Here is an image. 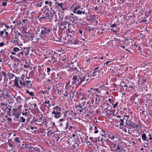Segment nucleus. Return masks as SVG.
I'll return each instance as SVG.
<instances>
[{"instance_id": "1", "label": "nucleus", "mask_w": 152, "mask_h": 152, "mask_svg": "<svg viewBox=\"0 0 152 152\" xmlns=\"http://www.w3.org/2000/svg\"><path fill=\"white\" fill-rule=\"evenodd\" d=\"M86 76L88 77H91L88 72H85L83 70H81L77 75V73L75 72L72 78L73 84L76 86H79L85 80L88 81V79H86Z\"/></svg>"}, {"instance_id": "2", "label": "nucleus", "mask_w": 152, "mask_h": 152, "mask_svg": "<svg viewBox=\"0 0 152 152\" xmlns=\"http://www.w3.org/2000/svg\"><path fill=\"white\" fill-rule=\"evenodd\" d=\"M64 20H66L70 24V25H73L72 24H76L77 22V17H70L69 16H66L64 17Z\"/></svg>"}, {"instance_id": "3", "label": "nucleus", "mask_w": 152, "mask_h": 152, "mask_svg": "<svg viewBox=\"0 0 152 152\" xmlns=\"http://www.w3.org/2000/svg\"><path fill=\"white\" fill-rule=\"evenodd\" d=\"M70 25L66 20L63 22L60 26L59 30L61 31L62 33L64 32V30L67 28V27H69Z\"/></svg>"}, {"instance_id": "4", "label": "nucleus", "mask_w": 152, "mask_h": 152, "mask_svg": "<svg viewBox=\"0 0 152 152\" xmlns=\"http://www.w3.org/2000/svg\"><path fill=\"white\" fill-rule=\"evenodd\" d=\"M51 32L50 28H43L41 31V33L42 35L47 36L50 34Z\"/></svg>"}, {"instance_id": "5", "label": "nucleus", "mask_w": 152, "mask_h": 152, "mask_svg": "<svg viewBox=\"0 0 152 152\" xmlns=\"http://www.w3.org/2000/svg\"><path fill=\"white\" fill-rule=\"evenodd\" d=\"M99 67H97L94 70L91 71V73H92V75L93 76H98L101 71L102 70V69H99Z\"/></svg>"}, {"instance_id": "6", "label": "nucleus", "mask_w": 152, "mask_h": 152, "mask_svg": "<svg viewBox=\"0 0 152 152\" xmlns=\"http://www.w3.org/2000/svg\"><path fill=\"white\" fill-rule=\"evenodd\" d=\"M22 49H20L17 47H15L13 49V50L15 52H19L17 56L20 57L21 56H23L24 55L23 51H21Z\"/></svg>"}, {"instance_id": "7", "label": "nucleus", "mask_w": 152, "mask_h": 152, "mask_svg": "<svg viewBox=\"0 0 152 152\" xmlns=\"http://www.w3.org/2000/svg\"><path fill=\"white\" fill-rule=\"evenodd\" d=\"M72 10L74 13H77L79 10L82 9L81 7L79 5H74L71 7Z\"/></svg>"}, {"instance_id": "8", "label": "nucleus", "mask_w": 152, "mask_h": 152, "mask_svg": "<svg viewBox=\"0 0 152 152\" xmlns=\"http://www.w3.org/2000/svg\"><path fill=\"white\" fill-rule=\"evenodd\" d=\"M55 4L58 5L57 7L61 10H65L66 9L64 7V3H59L58 1H55Z\"/></svg>"}, {"instance_id": "9", "label": "nucleus", "mask_w": 152, "mask_h": 152, "mask_svg": "<svg viewBox=\"0 0 152 152\" xmlns=\"http://www.w3.org/2000/svg\"><path fill=\"white\" fill-rule=\"evenodd\" d=\"M75 108L76 110L77 113H79L80 114L83 112L84 109L85 108V107L83 108L81 105H79L77 106H76Z\"/></svg>"}, {"instance_id": "10", "label": "nucleus", "mask_w": 152, "mask_h": 152, "mask_svg": "<svg viewBox=\"0 0 152 152\" xmlns=\"http://www.w3.org/2000/svg\"><path fill=\"white\" fill-rule=\"evenodd\" d=\"M15 77V79L14 80V86H16L20 89H21L22 88L19 85L18 80L19 79V77Z\"/></svg>"}, {"instance_id": "11", "label": "nucleus", "mask_w": 152, "mask_h": 152, "mask_svg": "<svg viewBox=\"0 0 152 152\" xmlns=\"http://www.w3.org/2000/svg\"><path fill=\"white\" fill-rule=\"evenodd\" d=\"M126 125L132 127L133 128H137L139 126V125L134 123L133 121H130L129 122V124H126Z\"/></svg>"}, {"instance_id": "12", "label": "nucleus", "mask_w": 152, "mask_h": 152, "mask_svg": "<svg viewBox=\"0 0 152 152\" xmlns=\"http://www.w3.org/2000/svg\"><path fill=\"white\" fill-rule=\"evenodd\" d=\"M58 53H55L54 54L52 55L51 56V60L53 61V63H54L57 61V59L58 57Z\"/></svg>"}, {"instance_id": "13", "label": "nucleus", "mask_w": 152, "mask_h": 152, "mask_svg": "<svg viewBox=\"0 0 152 152\" xmlns=\"http://www.w3.org/2000/svg\"><path fill=\"white\" fill-rule=\"evenodd\" d=\"M66 92L69 94V96L71 99L73 98L75 96L74 92H73L71 89H67L66 90Z\"/></svg>"}, {"instance_id": "14", "label": "nucleus", "mask_w": 152, "mask_h": 152, "mask_svg": "<svg viewBox=\"0 0 152 152\" xmlns=\"http://www.w3.org/2000/svg\"><path fill=\"white\" fill-rule=\"evenodd\" d=\"M52 114L54 115L55 118H58L61 117L62 114L59 111H58L56 112H52Z\"/></svg>"}, {"instance_id": "15", "label": "nucleus", "mask_w": 152, "mask_h": 152, "mask_svg": "<svg viewBox=\"0 0 152 152\" xmlns=\"http://www.w3.org/2000/svg\"><path fill=\"white\" fill-rule=\"evenodd\" d=\"M81 9H82L79 10L76 14L79 15H81L82 14H83V15H87V13L86 12L85 10H84L83 8L82 7H81Z\"/></svg>"}, {"instance_id": "16", "label": "nucleus", "mask_w": 152, "mask_h": 152, "mask_svg": "<svg viewBox=\"0 0 152 152\" xmlns=\"http://www.w3.org/2000/svg\"><path fill=\"white\" fill-rule=\"evenodd\" d=\"M96 19V16L94 15H91L87 17V20L90 22L94 21Z\"/></svg>"}, {"instance_id": "17", "label": "nucleus", "mask_w": 152, "mask_h": 152, "mask_svg": "<svg viewBox=\"0 0 152 152\" xmlns=\"http://www.w3.org/2000/svg\"><path fill=\"white\" fill-rule=\"evenodd\" d=\"M89 129L90 131H91L92 130H95L94 132V133L95 134L97 133L98 132V130L97 129V127L93 125H92V126H90Z\"/></svg>"}, {"instance_id": "18", "label": "nucleus", "mask_w": 152, "mask_h": 152, "mask_svg": "<svg viewBox=\"0 0 152 152\" xmlns=\"http://www.w3.org/2000/svg\"><path fill=\"white\" fill-rule=\"evenodd\" d=\"M13 98L15 99L17 102L18 103H19V104L20 103L22 100V99L20 96H18L16 97L14 96H13Z\"/></svg>"}, {"instance_id": "19", "label": "nucleus", "mask_w": 152, "mask_h": 152, "mask_svg": "<svg viewBox=\"0 0 152 152\" xmlns=\"http://www.w3.org/2000/svg\"><path fill=\"white\" fill-rule=\"evenodd\" d=\"M53 111L52 112H56L58 111H60L61 110V108L58 106H56L55 107L53 108Z\"/></svg>"}, {"instance_id": "20", "label": "nucleus", "mask_w": 152, "mask_h": 152, "mask_svg": "<svg viewBox=\"0 0 152 152\" xmlns=\"http://www.w3.org/2000/svg\"><path fill=\"white\" fill-rule=\"evenodd\" d=\"M14 41L15 43H17V44L19 45H22V43L20 41V38L19 39H15L14 40Z\"/></svg>"}, {"instance_id": "21", "label": "nucleus", "mask_w": 152, "mask_h": 152, "mask_svg": "<svg viewBox=\"0 0 152 152\" xmlns=\"http://www.w3.org/2000/svg\"><path fill=\"white\" fill-rule=\"evenodd\" d=\"M114 148H115L116 150H118L120 151H122V148H121L120 145L118 144L116 146V144H114Z\"/></svg>"}, {"instance_id": "22", "label": "nucleus", "mask_w": 152, "mask_h": 152, "mask_svg": "<svg viewBox=\"0 0 152 152\" xmlns=\"http://www.w3.org/2000/svg\"><path fill=\"white\" fill-rule=\"evenodd\" d=\"M42 4L41 1H38L36 2L35 3V5L38 7H41Z\"/></svg>"}, {"instance_id": "23", "label": "nucleus", "mask_w": 152, "mask_h": 152, "mask_svg": "<svg viewBox=\"0 0 152 152\" xmlns=\"http://www.w3.org/2000/svg\"><path fill=\"white\" fill-rule=\"evenodd\" d=\"M24 49L23 51V53H25V56H27L29 54V50L27 48H24ZM21 51H22L21 50Z\"/></svg>"}, {"instance_id": "24", "label": "nucleus", "mask_w": 152, "mask_h": 152, "mask_svg": "<svg viewBox=\"0 0 152 152\" xmlns=\"http://www.w3.org/2000/svg\"><path fill=\"white\" fill-rule=\"evenodd\" d=\"M45 4H46L48 5V6H50V9L51 8V6L52 5V3L50 1H46L45 2Z\"/></svg>"}, {"instance_id": "25", "label": "nucleus", "mask_w": 152, "mask_h": 152, "mask_svg": "<svg viewBox=\"0 0 152 152\" xmlns=\"http://www.w3.org/2000/svg\"><path fill=\"white\" fill-rule=\"evenodd\" d=\"M147 137H146V134H143L142 135V138L143 141L146 140L148 141V140L147 139Z\"/></svg>"}, {"instance_id": "26", "label": "nucleus", "mask_w": 152, "mask_h": 152, "mask_svg": "<svg viewBox=\"0 0 152 152\" xmlns=\"http://www.w3.org/2000/svg\"><path fill=\"white\" fill-rule=\"evenodd\" d=\"M43 104H48V105L47 106L48 107H49L51 106L50 101H49L45 100L44 102H43Z\"/></svg>"}, {"instance_id": "27", "label": "nucleus", "mask_w": 152, "mask_h": 152, "mask_svg": "<svg viewBox=\"0 0 152 152\" xmlns=\"http://www.w3.org/2000/svg\"><path fill=\"white\" fill-rule=\"evenodd\" d=\"M22 36V34L20 32H18L15 35V39H19V37Z\"/></svg>"}, {"instance_id": "28", "label": "nucleus", "mask_w": 152, "mask_h": 152, "mask_svg": "<svg viewBox=\"0 0 152 152\" xmlns=\"http://www.w3.org/2000/svg\"><path fill=\"white\" fill-rule=\"evenodd\" d=\"M125 119V118H123V119H121L120 120V125L121 126H123L124 125V120Z\"/></svg>"}, {"instance_id": "29", "label": "nucleus", "mask_w": 152, "mask_h": 152, "mask_svg": "<svg viewBox=\"0 0 152 152\" xmlns=\"http://www.w3.org/2000/svg\"><path fill=\"white\" fill-rule=\"evenodd\" d=\"M26 34L25 35V37L28 39H30V37H31V34L29 33L26 32Z\"/></svg>"}, {"instance_id": "30", "label": "nucleus", "mask_w": 152, "mask_h": 152, "mask_svg": "<svg viewBox=\"0 0 152 152\" xmlns=\"http://www.w3.org/2000/svg\"><path fill=\"white\" fill-rule=\"evenodd\" d=\"M26 92L29 94L31 96H34V94L33 91L30 92L29 90H26Z\"/></svg>"}, {"instance_id": "31", "label": "nucleus", "mask_w": 152, "mask_h": 152, "mask_svg": "<svg viewBox=\"0 0 152 152\" xmlns=\"http://www.w3.org/2000/svg\"><path fill=\"white\" fill-rule=\"evenodd\" d=\"M109 104L108 103H105L104 104V106L105 107V109H104V110H106L108 109Z\"/></svg>"}, {"instance_id": "32", "label": "nucleus", "mask_w": 152, "mask_h": 152, "mask_svg": "<svg viewBox=\"0 0 152 152\" xmlns=\"http://www.w3.org/2000/svg\"><path fill=\"white\" fill-rule=\"evenodd\" d=\"M34 150L35 151L38 152H40L41 151V150L39 148L37 147H35L34 148Z\"/></svg>"}, {"instance_id": "33", "label": "nucleus", "mask_w": 152, "mask_h": 152, "mask_svg": "<svg viewBox=\"0 0 152 152\" xmlns=\"http://www.w3.org/2000/svg\"><path fill=\"white\" fill-rule=\"evenodd\" d=\"M14 141L15 142H18V143H20V141L19 139L18 138H15L14 139Z\"/></svg>"}, {"instance_id": "34", "label": "nucleus", "mask_w": 152, "mask_h": 152, "mask_svg": "<svg viewBox=\"0 0 152 152\" xmlns=\"http://www.w3.org/2000/svg\"><path fill=\"white\" fill-rule=\"evenodd\" d=\"M19 82L20 85L23 86L24 87L26 85V82H22L21 80H20Z\"/></svg>"}, {"instance_id": "35", "label": "nucleus", "mask_w": 152, "mask_h": 152, "mask_svg": "<svg viewBox=\"0 0 152 152\" xmlns=\"http://www.w3.org/2000/svg\"><path fill=\"white\" fill-rule=\"evenodd\" d=\"M120 85L121 87H126L127 86L126 84V83L124 82H122L120 84Z\"/></svg>"}, {"instance_id": "36", "label": "nucleus", "mask_w": 152, "mask_h": 152, "mask_svg": "<svg viewBox=\"0 0 152 152\" xmlns=\"http://www.w3.org/2000/svg\"><path fill=\"white\" fill-rule=\"evenodd\" d=\"M67 30H68L67 34H69V33L72 34V30L71 28H69Z\"/></svg>"}, {"instance_id": "37", "label": "nucleus", "mask_w": 152, "mask_h": 152, "mask_svg": "<svg viewBox=\"0 0 152 152\" xmlns=\"http://www.w3.org/2000/svg\"><path fill=\"white\" fill-rule=\"evenodd\" d=\"M135 47L139 51H141V48L139 45H135Z\"/></svg>"}, {"instance_id": "38", "label": "nucleus", "mask_w": 152, "mask_h": 152, "mask_svg": "<svg viewBox=\"0 0 152 152\" xmlns=\"http://www.w3.org/2000/svg\"><path fill=\"white\" fill-rule=\"evenodd\" d=\"M110 24L111 25L110 27L112 28L115 27L117 26V25L116 23L112 24L111 23Z\"/></svg>"}, {"instance_id": "39", "label": "nucleus", "mask_w": 152, "mask_h": 152, "mask_svg": "<svg viewBox=\"0 0 152 152\" xmlns=\"http://www.w3.org/2000/svg\"><path fill=\"white\" fill-rule=\"evenodd\" d=\"M6 31V29H4V31H1L0 35H1V37H3V35L4 34V31Z\"/></svg>"}, {"instance_id": "40", "label": "nucleus", "mask_w": 152, "mask_h": 152, "mask_svg": "<svg viewBox=\"0 0 152 152\" xmlns=\"http://www.w3.org/2000/svg\"><path fill=\"white\" fill-rule=\"evenodd\" d=\"M26 119L24 118L23 117H21L20 118V122H24L25 121Z\"/></svg>"}, {"instance_id": "41", "label": "nucleus", "mask_w": 152, "mask_h": 152, "mask_svg": "<svg viewBox=\"0 0 152 152\" xmlns=\"http://www.w3.org/2000/svg\"><path fill=\"white\" fill-rule=\"evenodd\" d=\"M87 30H88L89 31H93L95 29V28L94 27H92V28H90L89 27L87 28Z\"/></svg>"}, {"instance_id": "42", "label": "nucleus", "mask_w": 152, "mask_h": 152, "mask_svg": "<svg viewBox=\"0 0 152 152\" xmlns=\"http://www.w3.org/2000/svg\"><path fill=\"white\" fill-rule=\"evenodd\" d=\"M112 104L113 105V108H115L118 105V103L117 102L115 104L112 103Z\"/></svg>"}, {"instance_id": "43", "label": "nucleus", "mask_w": 152, "mask_h": 152, "mask_svg": "<svg viewBox=\"0 0 152 152\" xmlns=\"http://www.w3.org/2000/svg\"><path fill=\"white\" fill-rule=\"evenodd\" d=\"M149 146V143H145L143 145V147H148Z\"/></svg>"}, {"instance_id": "44", "label": "nucleus", "mask_w": 152, "mask_h": 152, "mask_svg": "<svg viewBox=\"0 0 152 152\" xmlns=\"http://www.w3.org/2000/svg\"><path fill=\"white\" fill-rule=\"evenodd\" d=\"M86 101H83L81 103V106L82 107H83L84 106V105L86 103Z\"/></svg>"}, {"instance_id": "45", "label": "nucleus", "mask_w": 152, "mask_h": 152, "mask_svg": "<svg viewBox=\"0 0 152 152\" xmlns=\"http://www.w3.org/2000/svg\"><path fill=\"white\" fill-rule=\"evenodd\" d=\"M69 113V111H66L64 114V116L65 117H66L67 115V113Z\"/></svg>"}, {"instance_id": "46", "label": "nucleus", "mask_w": 152, "mask_h": 152, "mask_svg": "<svg viewBox=\"0 0 152 152\" xmlns=\"http://www.w3.org/2000/svg\"><path fill=\"white\" fill-rule=\"evenodd\" d=\"M5 45L4 43L3 42H1L0 43V46L1 47H4Z\"/></svg>"}, {"instance_id": "47", "label": "nucleus", "mask_w": 152, "mask_h": 152, "mask_svg": "<svg viewBox=\"0 0 152 152\" xmlns=\"http://www.w3.org/2000/svg\"><path fill=\"white\" fill-rule=\"evenodd\" d=\"M19 2L20 3H21L24 2H26L27 0H18Z\"/></svg>"}, {"instance_id": "48", "label": "nucleus", "mask_w": 152, "mask_h": 152, "mask_svg": "<svg viewBox=\"0 0 152 152\" xmlns=\"http://www.w3.org/2000/svg\"><path fill=\"white\" fill-rule=\"evenodd\" d=\"M10 56L11 59H15V57L13 56L12 55H10Z\"/></svg>"}, {"instance_id": "49", "label": "nucleus", "mask_w": 152, "mask_h": 152, "mask_svg": "<svg viewBox=\"0 0 152 152\" xmlns=\"http://www.w3.org/2000/svg\"><path fill=\"white\" fill-rule=\"evenodd\" d=\"M65 117H64L63 118H62V119H59V121H64L65 120Z\"/></svg>"}, {"instance_id": "50", "label": "nucleus", "mask_w": 152, "mask_h": 152, "mask_svg": "<svg viewBox=\"0 0 152 152\" xmlns=\"http://www.w3.org/2000/svg\"><path fill=\"white\" fill-rule=\"evenodd\" d=\"M51 71V69L50 68L47 67V72L49 73Z\"/></svg>"}, {"instance_id": "51", "label": "nucleus", "mask_w": 152, "mask_h": 152, "mask_svg": "<svg viewBox=\"0 0 152 152\" xmlns=\"http://www.w3.org/2000/svg\"><path fill=\"white\" fill-rule=\"evenodd\" d=\"M148 137H149L148 138V140H152V137H151V135L150 134H149L148 135Z\"/></svg>"}, {"instance_id": "52", "label": "nucleus", "mask_w": 152, "mask_h": 152, "mask_svg": "<svg viewBox=\"0 0 152 152\" xmlns=\"http://www.w3.org/2000/svg\"><path fill=\"white\" fill-rule=\"evenodd\" d=\"M111 61H107L105 63H104V65H105V64H106V65H107L108 64L110 63V62H111Z\"/></svg>"}, {"instance_id": "53", "label": "nucleus", "mask_w": 152, "mask_h": 152, "mask_svg": "<svg viewBox=\"0 0 152 152\" xmlns=\"http://www.w3.org/2000/svg\"><path fill=\"white\" fill-rule=\"evenodd\" d=\"M0 104H1V106H4V105H5L6 106V104L4 103H1V102L0 103Z\"/></svg>"}, {"instance_id": "54", "label": "nucleus", "mask_w": 152, "mask_h": 152, "mask_svg": "<svg viewBox=\"0 0 152 152\" xmlns=\"http://www.w3.org/2000/svg\"><path fill=\"white\" fill-rule=\"evenodd\" d=\"M14 115L15 116V117L17 118H18L19 117V116L17 114H15Z\"/></svg>"}, {"instance_id": "55", "label": "nucleus", "mask_w": 152, "mask_h": 152, "mask_svg": "<svg viewBox=\"0 0 152 152\" xmlns=\"http://www.w3.org/2000/svg\"><path fill=\"white\" fill-rule=\"evenodd\" d=\"M95 102L96 104H98V98H95Z\"/></svg>"}, {"instance_id": "56", "label": "nucleus", "mask_w": 152, "mask_h": 152, "mask_svg": "<svg viewBox=\"0 0 152 152\" xmlns=\"http://www.w3.org/2000/svg\"><path fill=\"white\" fill-rule=\"evenodd\" d=\"M64 96H65L68 97L69 96V94L66 92V94H64Z\"/></svg>"}, {"instance_id": "57", "label": "nucleus", "mask_w": 152, "mask_h": 152, "mask_svg": "<svg viewBox=\"0 0 152 152\" xmlns=\"http://www.w3.org/2000/svg\"><path fill=\"white\" fill-rule=\"evenodd\" d=\"M69 16H70V17H77L76 16L74 15V14H71V15H69Z\"/></svg>"}, {"instance_id": "58", "label": "nucleus", "mask_w": 152, "mask_h": 152, "mask_svg": "<svg viewBox=\"0 0 152 152\" xmlns=\"http://www.w3.org/2000/svg\"><path fill=\"white\" fill-rule=\"evenodd\" d=\"M7 3L6 2H2V4L3 6H5L6 5Z\"/></svg>"}, {"instance_id": "59", "label": "nucleus", "mask_w": 152, "mask_h": 152, "mask_svg": "<svg viewBox=\"0 0 152 152\" xmlns=\"http://www.w3.org/2000/svg\"><path fill=\"white\" fill-rule=\"evenodd\" d=\"M78 32L79 34H80L81 35H82V33L83 31L81 30H79L78 31Z\"/></svg>"}, {"instance_id": "60", "label": "nucleus", "mask_w": 152, "mask_h": 152, "mask_svg": "<svg viewBox=\"0 0 152 152\" xmlns=\"http://www.w3.org/2000/svg\"><path fill=\"white\" fill-rule=\"evenodd\" d=\"M93 138L92 137H90L89 138V139L91 140V141L92 142H94V141L93 140Z\"/></svg>"}, {"instance_id": "61", "label": "nucleus", "mask_w": 152, "mask_h": 152, "mask_svg": "<svg viewBox=\"0 0 152 152\" xmlns=\"http://www.w3.org/2000/svg\"><path fill=\"white\" fill-rule=\"evenodd\" d=\"M5 27H6V28L7 29V30H8L10 28V27L8 25H6L5 26Z\"/></svg>"}, {"instance_id": "62", "label": "nucleus", "mask_w": 152, "mask_h": 152, "mask_svg": "<svg viewBox=\"0 0 152 152\" xmlns=\"http://www.w3.org/2000/svg\"><path fill=\"white\" fill-rule=\"evenodd\" d=\"M29 40H30L31 41H32L33 39V37L31 36V37H30V39H28Z\"/></svg>"}, {"instance_id": "63", "label": "nucleus", "mask_w": 152, "mask_h": 152, "mask_svg": "<svg viewBox=\"0 0 152 152\" xmlns=\"http://www.w3.org/2000/svg\"><path fill=\"white\" fill-rule=\"evenodd\" d=\"M24 77H25V75H24L23 74L21 76V78L22 79V80H23L24 79Z\"/></svg>"}, {"instance_id": "64", "label": "nucleus", "mask_w": 152, "mask_h": 152, "mask_svg": "<svg viewBox=\"0 0 152 152\" xmlns=\"http://www.w3.org/2000/svg\"><path fill=\"white\" fill-rule=\"evenodd\" d=\"M47 82H49L50 83H52V80L50 79H48V80Z\"/></svg>"}]
</instances>
